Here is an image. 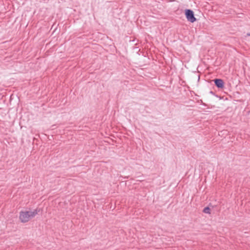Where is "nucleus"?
Here are the masks:
<instances>
[{
	"instance_id": "obj_1",
	"label": "nucleus",
	"mask_w": 250,
	"mask_h": 250,
	"mask_svg": "<svg viewBox=\"0 0 250 250\" xmlns=\"http://www.w3.org/2000/svg\"><path fill=\"white\" fill-rule=\"evenodd\" d=\"M39 210L36 209L33 211H22L20 212L19 218L22 223L28 222L30 219L35 216L39 212Z\"/></svg>"
},
{
	"instance_id": "obj_2",
	"label": "nucleus",
	"mask_w": 250,
	"mask_h": 250,
	"mask_svg": "<svg viewBox=\"0 0 250 250\" xmlns=\"http://www.w3.org/2000/svg\"><path fill=\"white\" fill-rule=\"evenodd\" d=\"M186 16L187 20L191 22H194L196 18L194 16L193 12L191 10H186Z\"/></svg>"
},
{
	"instance_id": "obj_3",
	"label": "nucleus",
	"mask_w": 250,
	"mask_h": 250,
	"mask_svg": "<svg viewBox=\"0 0 250 250\" xmlns=\"http://www.w3.org/2000/svg\"><path fill=\"white\" fill-rule=\"evenodd\" d=\"M215 85L218 88H222L224 86V82L221 79H215L214 80Z\"/></svg>"
},
{
	"instance_id": "obj_4",
	"label": "nucleus",
	"mask_w": 250,
	"mask_h": 250,
	"mask_svg": "<svg viewBox=\"0 0 250 250\" xmlns=\"http://www.w3.org/2000/svg\"><path fill=\"white\" fill-rule=\"evenodd\" d=\"M203 211L205 213L209 214L210 213V208L208 207H206L204 209Z\"/></svg>"
},
{
	"instance_id": "obj_5",
	"label": "nucleus",
	"mask_w": 250,
	"mask_h": 250,
	"mask_svg": "<svg viewBox=\"0 0 250 250\" xmlns=\"http://www.w3.org/2000/svg\"><path fill=\"white\" fill-rule=\"evenodd\" d=\"M248 36H250V33L248 34Z\"/></svg>"
}]
</instances>
